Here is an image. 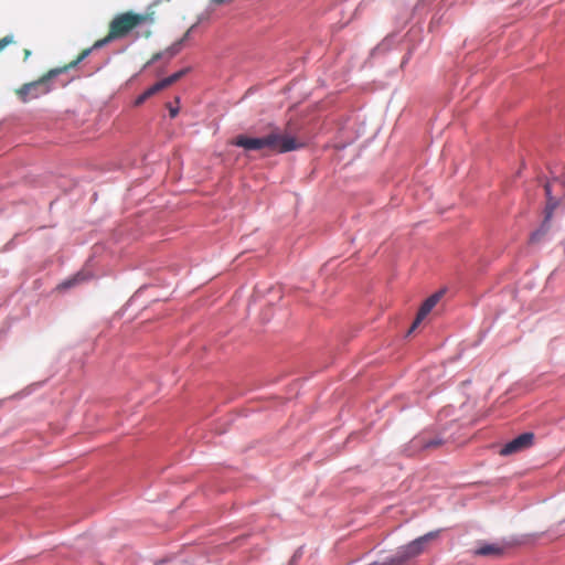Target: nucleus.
I'll use <instances>...</instances> for the list:
<instances>
[{"label":"nucleus","mask_w":565,"mask_h":565,"mask_svg":"<svg viewBox=\"0 0 565 565\" xmlns=\"http://www.w3.org/2000/svg\"><path fill=\"white\" fill-rule=\"evenodd\" d=\"M154 22V12L136 13L127 11L113 18L108 25V33L103 39L94 42L93 50L102 49L116 40H121L136 28L142 24H152Z\"/></svg>","instance_id":"1"},{"label":"nucleus","mask_w":565,"mask_h":565,"mask_svg":"<svg viewBox=\"0 0 565 565\" xmlns=\"http://www.w3.org/2000/svg\"><path fill=\"white\" fill-rule=\"evenodd\" d=\"M237 147L246 150H262L268 149L271 152L285 153L300 149L303 143L298 141L295 137L274 129L268 135L260 138H250L246 136H237L233 142Z\"/></svg>","instance_id":"2"},{"label":"nucleus","mask_w":565,"mask_h":565,"mask_svg":"<svg viewBox=\"0 0 565 565\" xmlns=\"http://www.w3.org/2000/svg\"><path fill=\"white\" fill-rule=\"evenodd\" d=\"M92 53V49H84L77 57L68 64L50 70L39 79L25 83L18 89H15L17 96L22 103H28L32 99H36L43 95H46L51 90L50 82L57 75L65 73L66 71L76 67L82 61H84Z\"/></svg>","instance_id":"3"},{"label":"nucleus","mask_w":565,"mask_h":565,"mask_svg":"<svg viewBox=\"0 0 565 565\" xmlns=\"http://www.w3.org/2000/svg\"><path fill=\"white\" fill-rule=\"evenodd\" d=\"M443 530H435L430 531L413 541L407 543L406 545L401 546V551L403 552L405 558L407 562H409L413 558L418 557L419 555L424 554L429 545L437 541L441 534Z\"/></svg>","instance_id":"4"},{"label":"nucleus","mask_w":565,"mask_h":565,"mask_svg":"<svg viewBox=\"0 0 565 565\" xmlns=\"http://www.w3.org/2000/svg\"><path fill=\"white\" fill-rule=\"evenodd\" d=\"M534 441L533 433H523L511 441L507 443L500 450V455L509 456L530 448Z\"/></svg>","instance_id":"5"},{"label":"nucleus","mask_w":565,"mask_h":565,"mask_svg":"<svg viewBox=\"0 0 565 565\" xmlns=\"http://www.w3.org/2000/svg\"><path fill=\"white\" fill-rule=\"evenodd\" d=\"M544 189H545V194L547 198L546 210H545V220L543 222L542 227L532 234L531 239L533 243H537L540 239V236H542L544 234V228L546 226V223L551 218L553 211L558 205V201L554 196H552V189H551L550 182H547L544 185Z\"/></svg>","instance_id":"6"},{"label":"nucleus","mask_w":565,"mask_h":565,"mask_svg":"<svg viewBox=\"0 0 565 565\" xmlns=\"http://www.w3.org/2000/svg\"><path fill=\"white\" fill-rule=\"evenodd\" d=\"M92 278V274L85 270H81L74 276L65 279L61 284L57 285L56 289L60 291L67 290L70 288H73L75 286H78Z\"/></svg>","instance_id":"7"},{"label":"nucleus","mask_w":565,"mask_h":565,"mask_svg":"<svg viewBox=\"0 0 565 565\" xmlns=\"http://www.w3.org/2000/svg\"><path fill=\"white\" fill-rule=\"evenodd\" d=\"M503 552H504V548L500 544H498V543H489L488 544L487 543V544L480 545L475 551V555L498 557V556H501L503 554Z\"/></svg>","instance_id":"8"},{"label":"nucleus","mask_w":565,"mask_h":565,"mask_svg":"<svg viewBox=\"0 0 565 565\" xmlns=\"http://www.w3.org/2000/svg\"><path fill=\"white\" fill-rule=\"evenodd\" d=\"M443 444V440L439 438H426L424 436H419L413 439V446L416 448H437Z\"/></svg>","instance_id":"9"},{"label":"nucleus","mask_w":565,"mask_h":565,"mask_svg":"<svg viewBox=\"0 0 565 565\" xmlns=\"http://www.w3.org/2000/svg\"><path fill=\"white\" fill-rule=\"evenodd\" d=\"M186 73V70H181L179 72H175L174 74L157 82V86L159 87L160 90L169 87L170 85L174 84L175 82H178L184 74Z\"/></svg>","instance_id":"10"},{"label":"nucleus","mask_w":565,"mask_h":565,"mask_svg":"<svg viewBox=\"0 0 565 565\" xmlns=\"http://www.w3.org/2000/svg\"><path fill=\"white\" fill-rule=\"evenodd\" d=\"M431 310H433V308H430L427 305V302L424 301V303L420 306V308L417 312L416 319L414 320L412 327L408 330V333H412Z\"/></svg>","instance_id":"11"},{"label":"nucleus","mask_w":565,"mask_h":565,"mask_svg":"<svg viewBox=\"0 0 565 565\" xmlns=\"http://www.w3.org/2000/svg\"><path fill=\"white\" fill-rule=\"evenodd\" d=\"M384 562L386 565H407L408 563L401 548H398L394 555L386 557Z\"/></svg>","instance_id":"12"},{"label":"nucleus","mask_w":565,"mask_h":565,"mask_svg":"<svg viewBox=\"0 0 565 565\" xmlns=\"http://www.w3.org/2000/svg\"><path fill=\"white\" fill-rule=\"evenodd\" d=\"M384 562L386 565H407L408 563L401 548H398L394 555L386 557Z\"/></svg>","instance_id":"13"},{"label":"nucleus","mask_w":565,"mask_h":565,"mask_svg":"<svg viewBox=\"0 0 565 565\" xmlns=\"http://www.w3.org/2000/svg\"><path fill=\"white\" fill-rule=\"evenodd\" d=\"M158 92H160L159 87L157 86V84L152 85L151 87H149L148 89H146L140 96L137 97L135 104L138 106V105H141L142 103H145L149 97H151L152 95L157 94Z\"/></svg>","instance_id":"14"},{"label":"nucleus","mask_w":565,"mask_h":565,"mask_svg":"<svg viewBox=\"0 0 565 565\" xmlns=\"http://www.w3.org/2000/svg\"><path fill=\"white\" fill-rule=\"evenodd\" d=\"M444 295V291H438L434 295H431L430 297H428L425 302H427V305L430 307V308H434L438 301L440 300V298L443 297Z\"/></svg>","instance_id":"15"},{"label":"nucleus","mask_w":565,"mask_h":565,"mask_svg":"<svg viewBox=\"0 0 565 565\" xmlns=\"http://www.w3.org/2000/svg\"><path fill=\"white\" fill-rule=\"evenodd\" d=\"M14 43V36L12 34L6 35L0 39V52L9 44Z\"/></svg>","instance_id":"16"},{"label":"nucleus","mask_w":565,"mask_h":565,"mask_svg":"<svg viewBox=\"0 0 565 565\" xmlns=\"http://www.w3.org/2000/svg\"><path fill=\"white\" fill-rule=\"evenodd\" d=\"M169 111H170V116L173 118L177 116L179 110H178V108L170 107Z\"/></svg>","instance_id":"17"},{"label":"nucleus","mask_w":565,"mask_h":565,"mask_svg":"<svg viewBox=\"0 0 565 565\" xmlns=\"http://www.w3.org/2000/svg\"><path fill=\"white\" fill-rule=\"evenodd\" d=\"M23 54H24V61H26L31 55V51L29 49H24Z\"/></svg>","instance_id":"18"},{"label":"nucleus","mask_w":565,"mask_h":565,"mask_svg":"<svg viewBox=\"0 0 565 565\" xmlns=\"http://www.w3.org/2000/svg\"><path fill=\"white\" fill-rule=\"evenodd\" d=\"M369 565H386V563L384 561H382V562H374Z\"/></svg>","instance_id":"19"},{"label":"nucleus","mask_w":565,"mask_h":565,"mask_svg":"<svg viewBox=\"0 0 565 565\" xmlns=\"http://www.w3.org/2000/svg\"><path fill=\"white\" fill-rule=\"evenodd\" d=\"M145 38H149L151 35V31H146L143 34H142Z\"/></svg>","instance_id":"20"},{"label":"nucleus","mask_w":565,"mask_h":565,"mask_svg":"<svg viewBox=\"0 0 565 565\" xmlns=\"http://www.w3.org/2000/svg\"><path fill=\"white\" fill-rule=\"evenodd\" d=\"M562 183L565 186V172L562 174Z\"/></svg>","instance_id":"21"},{"label":"nucleus","mask_w":565,"mask_h":565,"mask_svg":"<svg viewBox=\"0 0 565 565\" xmlns=\"http://www.w3.org/2000/svg\"><path fill=\"white\" fill-rule=\"evenodd\" d=\"M225 1H226V0H214V2H215V3H218V4H221V3L225 2Z\"/></svg>","instance_id":"22"}]
</instances>
